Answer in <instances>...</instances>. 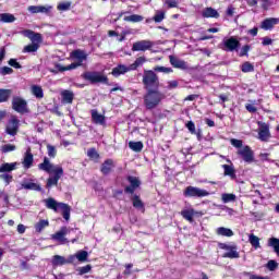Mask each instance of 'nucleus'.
I'll return each mask as SVG.
<instances>
[{
	"label": "nucleus",
	"instance_id": "44",
	"mask_svg": "<svg viewBox=\"0 0 279 279\" xmlns=\"http://www.w3.org/2000/svg\"><path fill=\"white\" fill-rule=\"evenodd\" d=\"M87 156H88V158L90 159V160H99V158H100V156H99V153L97 151V149L96 148H89L88 150H87Z\"/></svg>",
	"mask_w": 279,
	"mask_h": 279
},
{
	"label": "nucleus",
	"instance_id": "1",
	"mask_svg": "<svg viewBox=\"0 0 279 279\" xmlns=\"http://www.w3.org/2000/svg\"><path fill=\"white\" fill-rule=\"evenodd\" d=\"M143 99L146 110H154L158 108L160 104H162V99H165V94H162V92H160L159 89H151L146 92Z\"/></svg>",
	"mask_w": 279,
	"mask_h": 279
},
{
	"label": "nucleus",
	"instance_id": "19",
	"mask_svg": "<svg viewBox=\"0 0 279 279\" xmlns=\"http://www.w3.org/2000/svg\"><path fill=\"white\" fill-rule=\"evenodd\" d=\"M113 169H114V160L106 159L100 167V173H102V175H110Z\"/></svg>",
	"mask_w": 279,
	"mask_h": 279
},
{
	"label": "nucleus",
	"instance_id": "15",
	"mask_svg": "<svg viewBox=\"0 0 279 279\" xmlns=\"http://www.w3.org/2000/svg\"><path fill=\"white\" fill-rule=\"evenodd\" d=\"M75 256H70L69 259L64 258V256L61 255H54L51 259L52 267H62V265H71L73 263Z\"/></svg>",
	"mask_w": 279,
	"mask_h": 279
},
{
	"label": "nucleus",
	"instance_id": "34",
	"mask_svg": "<svg viewBox=\"0 0 279 279\" xmlns=\"http://www.w3.org/2000/svg\"><path fill=\"white\" fill-rule=\"evenodd\" d=\"M146 62H147V59L145 57H140L131 65H129V69L131 71H136L138 66H143V64Z\"/></svg>",
	"mask_w": 279,
	"mask_h": 279
},
{
	"label": "nucleus",
	"instance_id": "59",
	"mask_svg": "<svg viewBox=\"0 0 279 279\" xmlns=\"http://www.w3.org/2000/svg\"><path fill=\"white\" fill-rule=\"evenodd\" d=\"M231 145H233V147H236L238 149H243V141L241 140L232 138Z\"/></svg>",
	"mask_w": 279,
	"mask_h": 279
},
{
	"label": "nucleus",
	"instance_id": "12",
	"mask_svg": "<svg viewBox=\"0 0 279 279\" xmlns=\"http://www.w3.org/2000/svg\"><path fill=\"white\" fill-rule=\"evenodd\" d=\"M19 118H16V116H13L5 128V132L7 134H9V136H16V134H19Z\"/></svg>",
	"mask_w": 279,
	"mask_h": 279
},
{
	"label": "nucleus",
	"instance_id": "64",
	"mask_svg": "<svg viewBox=\"0 0 279 279\" xmlns=\"http://www.w3.org/2000/svg\"><path fill=\"white\" fill-rule=\"evenodd\" d=\"M180 83H178V81H170L168 82V88L169 90H173V88H178Z\"/></svg>",
	"mask_w": 279,
	"mask_h": 279
},
{
	"label": "nucleus",
	"instance_id": "28",
	"mask_svg": "<svg viewBox=\"0 0 279 279\" xmlns=\"http://www.w3.org/2000/svg\"><path fill=\"white\" fill-rule=\"evenodd\" d=\"M223 175H228L231 180H236V170L232 165H222Z\"/></svg>",
	"mask_w": 279,
	"mask_h": 279
},
{
	"label": "nucleus",
	"instance_id": "37",
	"mask_svg": "<svg viewBox=\"0 0 279 279\" xmlns=\"http://www.w3.org/2000/svg\"><path fill=\"white\" fill-rule=\"evenodd\" d=\"M221 199L223 204H230V202H236V195L232 193H223Z\"/></svg>",
	"mask_w": 279,
	"mask_h": 279
},
{
	"label": "nucleus",
	"instance_id": "42",
	"mask_svg": "<svg viewBox=\"0 0 279 279\" xmlns=\"http://www.w3.org/2000/svg\"><path fill=\"white\" fill-rule=\"evenodd\" d=\"M21 35L29 38L32 43H36V33L34 31L25 29L21 32Z\"/></svg>",
	"mask_w": 279,
	"mask_h": 279
},
{
	"label": "nucleus",
	"instance_id": "33",
	"mask_svg": "<svg viewBox=\"0 0 279 279\" xmlns=\"http://www.w3.org/2000/svg\"><path fill=\"white\" fill-rule=\"evenodd\" d=\"M218 236H234V231L232 229H228L226 227H220L216 230Z\"/></svg>",
	"mask_w": 279,
	"mask_h": 279
},
{
	"label": "nucleus",
	"instance_id": "20",
	"mask_svg": "<svg viewBox=\"0 0 279 279\" xmlns=\"http://www.w3.org/2000/svg\"><path fill=\"white\" fill-rule=\"evenodd\" d=\"M258 138H259V141H262L263 143H267V141H269V138H271V133L269 132V125L263 124V125L259 128V131H258Z\"/></svg>",
	"mask_w": 279,
	"mask_h": 279
},
{
	"label": "nucleus",
	"instance_id": "61",
	"mask_svg": "<svg viewBox=\"0 0 279 279\" xmlns=\"http://www.w3.org/2000/svg\"><path fill=\"white\" fill-rule=\"evenodd\" d=\"M9 65L13 66V69H21V63H19V61H16V59H10Z\"/></svg>",
	"mask_w": 279,
	"mask_h": 279
},
{
	"label": "nucleus",
	"instance_id": "13",
	"mask_svg": "<svg viewBox=\"0 0 279 279\" xmlns=\"http://www.w3.org/2000/svg\"><path fill=\"white\" fill-rule=\"evenodd\" d=\"M220 250H227L228 252L222 255V258H239V253L236 252V245H228L226 243L219 244Z\"/></svg>",
	"mask_w": 279,
	"mask_h": 279
},
{
	"label": "nucleus",
	"instance_id": "18",
	"mask_svg": "<svg viewBox=\"0 0 279 279\" xmlns=\"http://www.w3.org/2000/svg\"><path fill=\"white\" fill-rule=\"evenodd\" d=\"M279 19L278 17H267L260 23V28L265 29V32H269L274 29L275 25H278Z\"/></svg>",
	"mask_w": 279,
	"mask_h": 279
},
{
	"label": "nucleus",
	"instance_id": "40",
	"mask_svg": "<svg viewBox=\"0 0 279 279\" xmlns=\"http://www.w3.org/2000/svg\"><path fill=\"white\" fill-rule=\"evenodd\" d=\"M268 245H270V247H274L275 252L277 253V256H279V239L270 238L268 240Z\"/></svg>",
	"mask_w": 279,
	"mask_h": 279
},
{
	"label": "nucleus",
	"instance_id": "55",
	"mask_svg": "<svg viewBox=\"0 0 279 279\" xmlns=\"http://www.w3.org/2000/svg\"><path fill=\"white\" fill-rule=\"evenodd\" d=\"M267 269H269V271H276V269H278V262L274 259L268 260Z\"/></svg>",
	"mask_w": 279,
	"mask_h": 279
},
{
	"label": "nucleus",
	"instance_id": "31",
	"mask_svg": "<svg viewBox=\"0 0 279 279\" xmlns=\"http://www.w3.org/2000/svg\"><path fill=\"white\" fill-rule=\"evenodd\" d=\"M61 97L63 104H73L75 95L73 94V92L65 89L61 93Z\"/></svg>",
	"mask_w": 279,
	"mask_h": 279
},
{
	"label": "nucleus",
	"instance_id": "11",
	"mask_svg": "<svg viewBox=\"0 0 279 279\" xmlns=\"http://www.w3.org/2000/svg\"><path fill=\"white\" fill-rule=\"evenodd\" d=\"M238 156H241L244 162H248V163L254 162V150H252V147H250L248 145L240 148L238 150Z\"/></svg>",
	"mask_w": 279,
	"mask_h": 279
},
{
	"label": "nucleus",
	"instance_id": "46",
	"mask_svg": "<svg viewBox=\"0 0 279 279\" xmlns=\"http://www.w3.org/2000/svg\"><path fill=\"white\" fill-rule=\"evenodd\" d=\"M154 73H173V69L157 65L153 69Z\"/></svg>",
	"mask_w": 279,
	"mask_h": 279
},
{
	"label": "nucleus",
	"instance_id": "62",
	"mask_svg": "<svg viewBox=\"0 0 279 279\" xmlns=\"http://www.w3.org/2000/svg\"><path fill=\"white\" fill-rule=\"evenodd\" d=\"M43 97H45V94L43 92V87L36 86V98L37 99H43Z\"/></svg>",
	"mask_w": 279,
	"mask_h": 279
},
{
	"label": "nucleus",
	"instance_id": "8",
	"mask_svg": "<svg viewBox=\"0 0 279 279\" xmlns=\"http://www.w3.org/2000/svg\"><path fill=\"white\" fill-rule=\"evenodd\" d=\"M51 173H53V175H50L47 179V183H46L47 189H51V186H58V182H60V178L64 175V169L61 166H58Z\"/></svg>",
	"mask_w": 279,
	"mask_h": 279
},
{
	"label": "nucleus",
	"instance_id": "21",
	"mask_svg": "<svg viewBox=\"0 0 279 279\" xmlns=\"http://www.w3.org/2000/svg\"><path fill=\"white\" fill-rule=\"evenodd\" d=\"M180 215H181V217H183V219H185V221H189L190 223H193V221H195L193 218H194L196 215H199V213L196 211V210L193 209V208H190V209H183V210H181Z\"/></svg>",
	"mask_w": 279,
	"mask_h": 279
},
{
	"label": "nucleus",
	"instance_id": "23",
	"mask_svg": "<svg viewBox=\"0 0 279 279\" xmlns=\"http://www.w3.org/2000/svg\"><path fill=\"white\" fill-rule=\"evenodd\" d=\"M39 169L41 171H46V173H53V171H56V169H58V166H53V163H51L49 161V158L45 157L44 162L39 163Z\"/></svg>",
	"mask_w": 279,
	"mask_h": 279
},
{
	"label": "nucleus",
	"instance_id": "48",
	"mask_svg": "<svg viewBox=\"0 0 279 279\" xmlns=\"http://www.w3.org/2000/svg\"><path fill=\"white\" fill-rule=\"evenodd\" d=\"M45 228H49V220L41 219L37 222V232H43Z\"/></svg>",
	"mask_w": 279,
	"mask_h": 279
},
{
	"label": "nucleus",
	"instance_id": "58",
	"mask_svg": "<svg viewBox=\"0 0 279 279\" xmlns=\"http://www.w3.org/2000/svg\"><path fill=\"white\" fill-rule=\"evenodd\" d=\"M12 73H14V70L10 66H2L0 69V74L1 75H12Z\"/></svg>",
	"mask_w": 279,
	"mask_h": 279
},
{
	"label": "nucleus",
	"instance_id": "54",
	"mask_svg": "<svg viewBox=\"0 0 279 279\" xmlns=\"http://www.w3.org/2000/svg\"><path fill=\"white\" fill-rule=\"evenodd\" d=\"M185 128L189 130L190 134H197V131L195 130V122L187 121Z\"/></svg>",
	"mask_w": 279,
	"mask_h": 279
},
{
	"label": "nucleus",
	"instance_id": "52",
	"mask_svg": "<svg viewBox=\"0 0 279 279\" xmlns=\"http://www.w3.org/2000/svg\"><path fill=\"white\" fill-rule=\"evenodd\" d=\"M22 189H25V191H36V183L34 182H23Z\"/></svg>",
	"mask_w": 279,
	"mask_h": 279
},
{
	"label": "nucleus",
	"instance_id": "22",
	"mask_svg": "<svg viewBox=\"0 0 279 279\" xmlns=\"http://www.w3.org/2000/svg\"><path fill=\"white\" fill-rule=\"evenodd\" d=\"M92 121L96 125H106V116L100 114L97 109L92 110Z\"/></svg>",
	"mask_w": 279,
	"mask_h": 279
},
{
	"label": "nucleus",
	"instance_id": "7",
	"mask_svg": "<svg viewBox=\"0 0 279 279\" xmlns=\"http://www.w3.org/2000/svg\"><path fill=\"white\" fill-rule=\"evenodd\" d=\"M126 181L129 182L130 185H126L124 187V193L126 195H134L136 190L141 189V184H142L141 179H138V177L128 175Z\"/></svg>",
	"mask_w": 279,
	"mask_h": 279
},
{
	"label": "nucleus",
	"instance_id": "25",
	"mask_svg": "<svg viewBox=\"0 0 279 279\" xmlns=\"http://www.w3.org/2000/svg\"><path fill=\"white\" fill-rule=\"evenodd\" d=\"M19 162H4L0 166V173H12L16 171Z\"/></svg>",
	"mask_w": 279,
	"mask_h": 279
},
{
	"label": "nucleus",
	"instance_id": "47",
	"mask_svg": "<svg viewBox=\"0 0 279 279\" xmlns=\"http://www.w3.org/2000/svg\"><path fill=\"white\" fill-rule=\"evenodd\" d=\"M250 49H252V46H250V45H244L242 48H241V50H240V52H239V57L240 58H247L250 54Z\"/></svg>",
	"mask_w": 279,
	"mask_h": 279
},
{
	"label": "nucleus",
	"instance_id": "3",
	"mask_svg": "<svg viewBox=\"0 0 279 279\" xmlns=\"http://www.w3.org/2000/svg\"><path fill=\"white\" fill-rule=\"evenodd\" d=\"M82 80L84 82H88L92 85L95 84H106V86H110V81L104 72L99 71H85L81 74Z\"/></svg>",
	"mask_w": 279,
	"mask_h": 279
},
{
	"label": "nucleus",
	"instance_id": "2",
	"mask_svg": "<svg viewBox=\"0 0 279 279\" xmlns=\"http://www.w3.org/2000/svg\"><path fill=\"white\" fill-rule=\"evenodd\" d=\"M144 90H160V78L153 70H144L142 77Z\"/></svg>",
	"mask_w": 279,
	"mask_h": 279
},
{
	"label": "nucleus",
	"instance_id": "41",
	"mask_svg": "<svg viewBox=\"0 0 279 279\" xmlns=\"http://www.w3.org/2000/svg\"><path fill=\"white\" fill-rule=\"evenodd\" d=\"M0 151H2V154H10V151H16V145L4 144L1 146Z\"/></svg>",
	"mask_w": 279,
	"mask_h": 279
},
{
	"label": "nucleus",
	"instance_id": "26",
	"mask_svg": "<svg viewBox=\"0 0 279 279\" xmlns=\"http://www.w3.org/2000/svg\"><path fill=\"white\" fill-rule=\"evenodd\" d=\"M22 165L24 169H31L32 165H34V155L32 154L31 149L26 150Z\"/></svg>",
	"mask_w": 279,
	"mask_h": 279
},
{
	"label": "nucleus",
	"instance_id": "6",
	"mask_svg": "<svg viewBox=\"0 0 279 279\" xmlns=\"http://www.w3.org/2000/svg\"><path fill=\"white\" fill-rule=\"evenodd\" d=\"M183 195L184 197H208V195H210V192L193 185H189L183 191Z\"/></svg>",
	"mask_w": 279,
	"mask_h": 279
},
{
	"label": "nucleus",
	"instance_id": "45",
	"mask_svg": "<svg viewBox=\"0 0 279 279\" xmlns=\"http://www.w3.org/2000/svg\"><path fill=\"white\" fill-rule=\"evenodd\" d=\"M242 73H252L254 72V64H252L250 61H246L241 66Z\"/></svg>",
	"mask_w": 279,
	"mask_h": 279
},
{
	"label": "nucleus",
	"instance_id": "56",
	"mask_svg": "<svg viewBox=\"0 0 279 279\" xmlns=\"http://www.w3.org/2000/svg\"><path fill=\"white\" fill-rule=\"evenodd\" d=\"M92 269H93V266L90 264H87L86 266H83L78 269V274L80 276H84V274L90 272Z\"/></svg>",
	"mask_w": 279,
	"mask_h": 279
},
{
	"label": "nucleus",
	"instance_id": "27",
	"mask_svg": "<svg viewBox=\"0 0 279 279\" xmlns=\"http://www.w3.org/2000/svg\"><path fill=\"white\" fill-rule=\"evenodd\" d=\"M203 19H219V12L213 7L204 9L202 12Z\"/></svg>",
	"mask_w": 279,
	"mask_h": 279
},
{
	"label": "nucleus",
	"instance_id": "39",
	"mask_svg": "<svg viewBox=\"0 0 279 279\" xmlns=\"http://www.w3.org/2000/svg\"><path fill=\"white\" fill-rule=\"evenodd\" d=\"M143 20H144V17L138 14H132V15L124 17V21H126V23H141V21H143Z\"/></svg>",
	"mask_w": 279,
	"mask_h": 279
},
{
	"label": "nucleus",
	"instance_id": "60",
	"mask_svg": "<svg viewBox=\"0 0 279 279\" xmlns=\"http://www.w3.org/2000/svg\"><path fill=\"white\" fill-rule=\"evenodd\" d=\"M166 5H168L169 10H171L172 8H178L179 2L178 0H166Z\"/></svg>",
	"mask_w": 279,
	"mask_h": 279
},
{
	"label": "nucleus",
	"instance_id": "30",
	"mask_svg": "<svg viewBox=\"0 0 279 279\" xmlns=\"http://www.w3.org/2000/svg\"><path fill=\"white\" fill-rule=\"evenodd\" d=\"M12 97V89L0 88V104L10 101Z\"/></svg>",
	"mask_w": 279,
	"mask_h": 279
},
{
	"label": "nucleus",
	"instance_id": "4",
	"mask_svg": "<svg viewBox=\"0 0 279 279\" xmlns=\"http://www.w3.org/2000/svg\"><path fill=\"white\" fill-rule=\"evenodd\" d=\"M46 204V208L49 210H53L54 213H58V208L62 210V217L65 219V221H69L71 219V206L66 203H58L54 198H47L44 201Z\"/></svg>",
	"mask_w": 279,
	"mask_h": 279
},
{
	"label": "nucleus",
	"instance_id": "35",
	"mask_svg": "<svg viewBox=\"0 0 279 279\" xmlns=\"http://www.w3.org/2000/svg\"><path fill=\"white\" fill-rule=\"evenodd\" d=\"M248 243H251L252 247L258 250V247H260V238L254 235V233H251L248 235Z\"/></svg>",
	"mask_w": 279,
	"mask_h": 279
},
{
	"label": "nucleus",
	"instance_id": "5",
	"mask_svg": "<svg viewBox=\"0 0 279 279\" xmlns=\"http://www.w3.org/2000/svg\"><path fill=\"white\" fill-rule=\"evenodd\" d=\"M12 110L17 112L19 114H27L29 109L27 108V100L23 99L20 96H13L12 101Z\"/></svg>",
	"mask_w": 279,
	"mask_h": 279
},
{
	"label": "nucleus",
	"instance_id": "49",
	"mask_svg": "<svg viewBox=\"0 0 279 279\" xmlns=\"http://www.w3.org/2000/svg\"><path fill=\"white\" fill-rule=\"evenodd\" d=\"M57 9H58L60 12H66V10H71V2H70V1L60 2V3L57 5Z\"/></svg>",
	"mask_w": 279,
	"mask_h": 279
},
{
	"label": "nucleus",
	"instance_id": "38",
	"mask_svg": "<svg viewBox=\"0 0 279 279\" xmlns=\"http://www.w3.org/2000/svg\"><path fill=\"white\" fill-rule=\"evenodd\" d=\"M0 21L1 23H14V21H16V17H14V15L10 13H1Z\"/></svg>",
	"mask_w": 279,
	"mask_h": 279
},
{
	"label": "nucleus",
	"instance_id": "32",
	"mask_svg": "<svg viewBox=\"0 0 279 279\" xmlns=\"http://www.w3.org/2000/svg\"><path fill=\"white\" fill-rule=\"evenodd\" d=\"M129 147L132 149V151H135V154H141L145 145L143 142H129Z\"/></svg>",
	"mask_w": 279,
	"mask_h": 279
},
{
	"label": "nucleus",
	"instance_id": "53",
	"mask_svg": "<svg viewBox=\"0 0 279 279\" xmlns=\"http://www.w3.org/2000/svg\"><path fill=\"white\" fill-rule=\"evenodd\" d=\"M0 179L3 180V182H5V184L8 185L12 182L14 178L12 177V174L2 172V174H0Z\"/></svg>",
	"mask_w": 279,
	"mask_h": 279
},
{
	"label": "nucleus",
	"instance_id": "17",
	"mask_svg": "<svg viewBox=\"0 0 279 279\" xmlns=\"http://www.w3.org/2000/svg\"><path fill=\"white\" fill-rule=\"evenodd\" d=\"M68 232H69V229L66 227H62L59 231H57L56 233H53L51 235V239L53 241H58L59 243H62V244L69 243L66 238H64V236H66Z\"/></svg>",
	"mask_w": 279,
	"mask_h": 279
},
{
	"label": "nucleus",
	"instance_id": "10",
	"mask_svg": "<svg viewBox=\"0 0 279 279\" xmlns=\"http://www.w3.org/2000/svg\"><path fill=\"white\" fill-rule=\"evenodd\" d=\"M154 49V41L151 40H138L135 41L132 46V51H151Z\"/></svg>",
	"mask_w": 279,
	"mask_h": 279
},
{
	"label": "nucleus",
	"instance_id": "9",
	"mask_svg": "<svg viewBox=\"0 0 279 279\" xmlns=\"http://www.w3.org/2000/svg\"><path fill=\"white\" fill-rule=\"evenodd\" d=\"M239 47H241V41L235 37H229L222 41L223 51H238Z\"/></svg>",
	"mask_w": 279,
	"mask_h": 279
},
{
	"label": "nucleus",
	"instance_id": "24",
	"mask_svg": "<svg viewBox=\"0 0 279 279\" xmlns=\"http://www.w3.org/2000/svg\"><path fill=\"white\" fill-rule=\"evenodd\" d=\"M130 71V66H126L124 64H118L116 68L112 69L111 75H113V77H119L120 75H125V73Z\"/></svg>",
	"mask_w": 279,
	"mask_h": 279
},
{
	"label": "nucleus",
	"instance_id": "50",
	"mask_svg": "<svg viewBox=\"0 0 279 279\" xmlns=\"http://www.w3.org/2000/svg\"><path fill=\"white\" fill-rule=\"evenodd\" d=\"M36 52V41H32L31 45H27L23 48V53H34Z\"/></svg>",
	"mask_w": 279,
	"mask_h": 279
},
{
	"label": "nucleus",
	"instance_id": "51",
	"mask_svg": "<svg viewBox=\"0 0 279 279\" xmlns=\"http://www.w3.org/2000/svg\"><path fill=\"white\" fill-rule=\"evenodd\" d=\"M153 20L155 21V23H162V21H165V11H158Z\"/></svg>",
	"mask_w": 279,
	"mask_h": 279
},
{
	"label": "nucleus",
	"instance_id": "14",
	"mask_svg": "<svg viewBox=\"0 0 279 279\" xmlns=\"http://www.w3.org/2000/svg\"><path fill=\"white\" fill-rule=\"evenodd\" d=\"M70 58L71 60H76V62L81 63V65L84 66V62L88 60V54L82 49H75L70 52Z\"/></svg>",
	"mask_w": 279,
	"mask_h": 279
},
{
	"label": "nucleus",
	"instance_id": "63",
	"mask_svg": "<svg viewBox=\"0 0 279 279\" xmlns=\"http://www.w3.org/2000/svg\"><path fill=\"white\" fill-rule=\"evenodd\" d=\"M245 108L247 110V112H252V113H255L258 111V109L256 108V106L252 105V104H246L245 105Z\"/></svg>",
	"mask_w": 279,
	"mask_h": 279
},
{
	"label": "nucleus",
	"instance_id": "57",
	"mask_svg": "<svg viewBox=\"0 0 279 279\" xmlns=\"http://www.w3.org/2000/svg\"><path fill=\"white\" fill-rule=\"evenodd\" d=\"M47 149H48V156L50 158H56L57 154H58V150H56V146H52V145H48L47 146Z\"/></svg>",
	"mask_w": 279,
	"mask_h": 279
},
{
	"label": "nucleus",
	"instance_id": "29",
	"mask_svg": "<svg viewBox=\"0 0 279 279\" xmlns=\"http://www.w3.org/2000/svg\"><path fill=\"white\" fill-rule=\"evenodd\" d=\"M132 204L134 208H137V210H145V203L141 199V196L134 194L131 197Z\"/></svg>",
	"mask_w": 279,
	"mask_h": 279
},
{
	"label": "nucleus",
	"instance_id": "43",
	"mask_svg": "<svg viewBox=\"0 0 279 279\" xmlns=\"http://www.w3.org/2000/svg\"><path fill=\"white\" fill-rule=\"evenodd\" d=\"M75 257L77 258V260L80 263H86V260H88V252H86V251H78L75 254Z\"/></svg>",
	"mask_w": 279,
	"mask_h": 279
},
{
	"label": "nucleus",
	"instance_id": "36",
	"mask_svg": "<svg viewBox=\"0 0 279 279\" xmlns=\"http://www.w3.org/2000/svg\"><path fill=\"white\" fill-rule=\"evenodd\" d=\"M51 10H53L51 5H37L36 14H51Z\"/></svg>",
	"mask_w": 279,
	"mask_h": 279
},
{
	"label": "nucleus",
	"instance_id": "16",
	"mask_svg": "<svg viewBox=\"0 0 279 279\" xmlns=\"http://www.w3.org/2000/svg\"><path fill=\"white\" fill-rule=\"evenodd\" d=\"M170 64L173 69H180L181 71H189V64L186 61L178 59L174 56H169Z\"/></svg>",
	"mask_w": 279,
	"mask_h": 279
}]
</instances>
